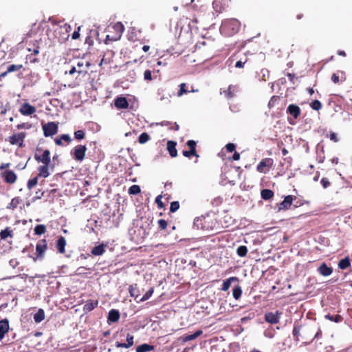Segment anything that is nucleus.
Here are the masks:
<instances>
[{
  "label": "nucleus",
  "instance_id": "nucleus-53",
  "mask_svg": "<svg viewBox=\"0 0 352 352\" xmlns=\"http://www.w3.org/2000/svg\"><path fill=\"white\" fill-rule=\"evenodd\" d=\"M157 223H158L159 228L161 230H164L165 229H166L167 226H168L167 221L164 219H159L157 221Z\"/></svg>",
  "mask_w": 352,
  "mask_h": 352
},
{
  "label": "nucleus",
  "instance_id": "nucleus-33",
  "mask_svg": "<svg viewBox=\"0 0 352 352\" xmlns=\"http://www.w3.org/2000/svg\"><path fill=\"white\" fill-rule=\"evenodd\" d=\"M274 192L270 189H263L261 192V198L264 200H269L274 197Z\"/></svg>",
  "mask_w": 352,
  "mask_h": 352
},
{
  "label": "nucleus",
  "instance_id": "nucleus-26",
  "mask_svg": "<svg viewBox=\"0 0 352 352\" xmlns=\"http://www.w3.org/2000/svg\"><path fill=\"white\" fill-rule=\"evenodd\" d=\"M65 245L66 240L65 237L62 236H59L56 242V248L60 254H64L65 252Z\"/></svg>",
  "mask_w": 352,
  "mask_h": 352
},
{
  "label": "nucleus",
  "instance_id": "nucleus-64",
  "mask_svg": "<svg viewBox=\"0 0 352 352\" xmlns=\"http://www.w3.org/2000/svg\"><path fill=\"white\" fill-rule=\"evenodd\" d=\"M39 50H40V47L38 46H36L35 48H34L33 50H32L31 48H28V50L29 52H32V55H37L39 54Z\"/></svg>",
  "mask_w": 352,
  "mask_h": 352
},
{
  "label": "nucleus",
  "instance_id": "nucleus-60",
  "mask_svg": "<svg viewBox=\"0 0 352 352\" xmlns=\"http://www.w3.org/2000/svg\"><path fill=\"white\" fill-rule=\"evenodd\" d=\"M144 78L146 80H152V76H151V72L149 69H146L144 73Z\"/></svg>",
  "mask_w": 352,
  "mask_h": 352
},
{
  "label": "nucleus",
  "instance_id": "nucleus-2",
  "mask_svg": "<svg viewBox=\"0 0 352 352\" xmlns=\"http://www.w3.org/2000/svg\"><path fill=\"white\" fill-rule=\"evenodd\" d=\"M91 67V63L85 58H77L70 60L67 63V69L65 74L74 76L75 78L84 77L88 74Z\"/></svg>",
  "mask_w": 352,
  "mask_h": 352
},
{
  "label": "nucleus",
  "instance_id": "nucleus-3",
  "mask_svg": "<svg viewBox=\"0 0 352 352\" xmlns=\"http://www.w3.org/2000/svg\"><path fill=\"white\" fill-rule=\"evenodd\" d=\"M241 23L236 19H228L223 21L219 30L222 35L225 36H232L239 31Z\"/></svg>",
  "mask_w": 352,
  "mask_h": 352
},
{
  "label": "nucleus",
  "instance_id": "nucleus-58",
  "mask_svg": "<svg viewBox=\"0 0 352 352\" xmlns=\"http://www.w3.org/2000/svg\"><path fill=\"white\" fill-rule=\"evenodd\" d=\"M327 136L333 142H338V140H339V139H338V138L337 136V134L335 133L334 132H330L329 134L327 135Z\"/></svg>",
  "mask_w": 352,
  "mask_h": 352
},
{
  "label": "nucleus",
  "instance_id": "nucleus-9",
  "mask_svg": "<svg viewBox=\"0 0 352 352\" xmlns=\"http://www.w3.org/2000/svg\"><path fill=\"white\" fill-rule=\"evenodd\" d=\"M282 312L277 310L276 312H268L265 314V320L267 322L274 324L279 322Z\"/></svg>",
  "mask_w": 352,
  "mask_h": 352
},
{
  "label": "nucleus",
  "instance_id": "nucleus-13",
  "mask_svg": "<svg viewBox=\"0 0 352 352\" xmlns=\"http://www.w3.org/2000/svg\"><path fill=\"white\" fill-rule=\"evenodd\" d=\"M2 177L3 178V181L9 184L15 183L17 179L16 174L12 170H6L2 173Z\"/></svg>",
  "mask_w": 352,
  "mask_h": 352
},
{
  "label": "nucleus",
  "instance_id": "nucleus-48",
  "mask_svg": "<svg viewBox=\"0 0 352 352\" xmlns=\"http://www.w3.org/2000/svg\"><path fill=\"white\" fill-rule=\"evenodd\" d=\"M141 191L140 187L138 185H133L129 188V194L130 195H138Z\"/></svg>",
  "mask_w": 352,
  "mask_h": 352
},
{
  "label": "nucleus",
  "instance_id": "nucleus-4",
  "mask_svg": "<svg viewBox=\"0 0 352 352\" xmlns=\"http://www.w3.org/2000/svg\"><path fill=\"white\" fill-rule=\"evenodd\" d=\"M195 225L197 228H201L205 230H213L215 223L213 222V219L210 216L201 217L197 218L195 222Z\"/></svg>",
  "mask_w": 352,
  "mask_h": 352
},
{
  "label": "nucleus",
  "instance_id": "nucleus-44",
  "mask_svg": "<svg viewBox=\"0 0 352 352\" xmlns=\"http://www.w3.org/2000/svg\"><path fill=\"white\" fill-rule=\"evenodd\" d=\"M153 292H154L153 288H151L145 293V294L141 298H140L138 300H137V302H144V301L147 300L153 295Z\"/></svg>",
  "mask_w": 352,
  "mask_h": 352
},
{
  "label": "nucleus",
  "instance_id": "nucleus-50",
  "mask_svg": "<svg viewBox=\"0 0 352 352\" xmlns=\"http://www.w3.org/2000/svg\"><path fill=\"white\" fill-rule=\"evenodd\" d=\"M310 107L313 109L318 111L322 108V104L319 100H315L310 104Z\"/></svg>",
  "mask_w": 352,
  "mask_h": 352
},
{
  "label": "nucleus",
  "instance_id": "nucleus-10",
  "mask_svg": "<svg viewBox=\"0 0 352 352\" xmlns=\"http://www.w3.org/2000/svg\"><path fill=\"white\" fill-rule=\"evenodd\" d=\"M34 160L37 162H41L43 164L50 165L51 162L50 150L45 149L42 155H38L36 153L34 154Z\"/></svg>",
  "mask_w": 352,
  "mask_h": 352
},
{
  "label": "nucleus",
  "instance_id": "nucleus-57",
  "mask_svg": "<svg viewBox=\"0 0 352 352\" xmlns=\"http://www.w3.org/2000/svg\"><path fill=\"white\" fill-rule=\"evenodd\" d=\"M236 146L234 143H228L226 145V151L229 153H232L235 151Z\"/></svg>",
  "mask_w": 352,
  "mask_h": 352
},
{
  "label": "nucleus",
  "instance_id": "nucleus-7",
  "mask_svg": "<svg viewBox=\"0 0 352 352\" xmlns=\"http://www.w3.org/2000/svg\"><path fill=\"white\" fill-rule=\"evenodd\" d=\"M42 129L45 137L52 136L58 132V123L55 122H49L46 124L42 123Z\"/></svg>",
  "mask_w": 352,
  "mask_h": 352
},
{
  "label": "nucleus",
  "instance_id": "nucleus-54",
  "mask_svg": "<svg viewBox=\"0 0 352 352\" xmlns=\"http://www.w3.org/2000/svg\"><path fill=\"white\" fill-rule=\"evenodd\" d=\"M162 195H158L155 198V203L157 204V207L160 209H162L164 207V204L162 202Z\"/></svg>",
  "mask_w": 352,
  "mask_h": 352
},
{
  "label": "nucleus",
  "instance_id": "nucleus-39",
  "mask_svg": "<svg viewBox=\"0 0 352 352\" xmlns=\"http://www.w3.org/2000/svg\"><path fill=\"white\" fill-rule=\"evenodd\" d=\"M301 326L299 324H294L292 334L294 340L299 341L300 331Z\"/></svg>",
  "mask_w": 352,
  "mask_h": 352
},
{
  "label": "nucleus",
  "instance_id": "nucleus-63",
  "mask_svg": "<svg viewBox=\"0 0 352 352\" xmlns=\"http://www.w3.org/2000/svg\"><path fill=\"white\" fill-rule=\"evenodd\" d=\"M80 30V27H78L77 30H75L73 32L72 36V39L76 40V39H78L79 38V36H80V33H79Z\"/></svg>",
  "mask_w": 352,
  "mask_h": 352
},
{
  "label": "nucleus",
  "instance_id": "nucleus-34",
  "mask_svg": "<svg viewBox=\"0 0 352 352\" xmlns=\"http://www.w3.org/2000/svg\"><path fill=\"white\" fill-rule=\"evenodd\" d=\"M154 349V346L148 344H142L136 348V352H148Z\"/></svg>",
  "mask_w": 352,
  "mask_h": 352
},
{
  "label": "nucleus",
  "instance_id": "nucleus-37",
  "mask_svg": "<svg viewBox=\"0 0 352 352\" xmlns=\"http://www.w3.org/2000/svg\"><path fill=\"white\" fill-rule=\"evenodd\" d=\"M232 295L234 299L239 300L242 295V289L240 285L235 286L232 289Z\"/></svg>",
  "mask_w": 352,
  "mask_h": 352
},
{
  "label": "nucleus",
  "instance_id": "nucleus-28",
  "mask_svg": "<svg viewBox=\"0 0 352 352\" xmlns=\"http://www.w3.org/2000/svg\"><path fill=\"white\" fill-rule=\"evenodd\" d=\"M202 333H203V331L201 330H197L193 334L185 335V336H182V339L183 342H186L196 339L197 338L200 336Z\"/></svg>",
  "mask_w": 352,
  "mask_h": 352
},
{
  "label": "nucleus",
  "instance_id": "nucleus-59",
  "mask_svg": "<svg viewBox=\"0 0 352 352\" xmlns=\"http://www.w3.org/2000/svg\"><path fill=\"white\" fill-rule=\"evenodd\" d=\"M63 141H65L67 144H69L72 142V138L67 134H63L60 136Z\"/></svg>",
  "mask_w": 352,
  "mask_h": 352
},
{
  "label": "nucleus",
  "instance_id": "nucleus-31",
  "mask_svg": "<svg viewBox=\"0 0 352 352\" xmlns=\"http://www.w3.org/2000/svg\"><path fill=\"white\" fill-rule=\"evenodd\" d=\"M238 279L236 277H230V278L223 280L221 290L223 291V292L228 291L229 289V288L230 287L232 282L236 281Z\"/></svg>",
  "mask_w": 352,
  "mask_h": 352
},
{
  "label": "nucleus",
  "instance_id": "nucleus-12",
  "mask_svg": "<svg viewBox=\"0 0 352 352\" xmlns=\"http://www.w3.org/2000/svg\"><path fill=\"white\" fill-rule=\"evenodd\" d=\"M47 241L45 239L39 240L36 245V257L38 258H42L44 256V253L47 250Z\"/></svg>",
  "mask_w": 352,
  "mask_h": 352
},
{
  "label": "nucleus",
  "instance_id": "nucleus-56",
  "mask_svg": "<svg viewBox=\"0 0 352 352\" xmlns=\"http://www.w3.org/2000/svg\"><path fill=\"white\" fill-rule=\"evenodd\" d=\"M320 183L322 185L324 188H328L329 186H331V182L326 177L322 178V179L320 181Z\"/></svg>",
  "mask_w": 352,
  "mask_h": 352
},
{
  "label": "nucleus",
  "instance_id": "nucleus-23",
  "mask_svg": "<svg viewBox=\"0 0 352 352\" xmlns=\"http://www.w3.org/2000/svg\"><path fill=\"white\" fill-rule=\"evenodd\" d=\"M238 91V87L236 85H230L227 90L223 91L225 96L228 99H231L234 97L236 93Z\"/></svg>",
  "mask_w": 352,
  "mask_h": 352
},
{
  "label": "nucleus",
  "instance_id": "nucleus-17",
  "mask_svg": "<svg viewBox=\"0 0 352 352\" xmlns=\"http://www.w3.org/2000/svg\"><path fill=\"white\" fill-rule=\"evenodd\" d=\"M273 160L271 158L263 159L257 165L256 170L260 173H264L265 167L270 168L272 165Z\"/></svg>",
  "mask_w": 352,
  "mask_h": 352
},
{
  "label": "nucleus",
  "instance_id": "nucleus-61",
  "mask_svg": "<svg viewBox=\"0 0 352 352\" xmlns=\"http://www.w3.org/2000/svg\"><path fill=\"white\" fill-rule=\"evenodd\" d=\"M31 127V124L28 123H21L16 126L17 129H30Z\"/></svg>",
  "mask_w": 352,
  "mask_h": 352
},
{
  "label": "nucleus",
  "instance_id": "nucleus-22",
  "mask_svg": "<svg viewBox=\"0 0 352 352\" xmlns=\"http://www.w3.org/2000/svg\"><path fill=\"white\" fill-rule=\"evenodd\" d=\"M120 318V312L117 309H111L109 312L108 322H116Z\"/></svg>",
  "mask_w": 352,
  "mask_h": 352
},
{
  "label": "nucleus",
  "instance_id": "nucleus-16",
  "mask_svg": "<svg viewBox=\"0 0 352 352\" xmlns=\"http://www.w3.org/2000/svg\"><path fill=\"white\" fill-rule=\"evenodd\" d=\"M10 325L8 319L0 320V340H2L5 335L9 331Z\"/></svg>",
  "mask_w": 352,
  "mask_h": 352
},
{
  "label": "nucleus",
  "instance_id": "nucleus-55",
  "mask_svg": "<svg viewBox=\"0 0 352 352\" xmlns=\"http://www.w3.org/2000/svg\"><path fill=\"white\" fill-rule=\"evenodd\" d=\"M182 154L184 156H185L186 157H189V158L191 157L192 156L199 157V155L197 153H195L194 152H192L190 150L183 151Z\"/></svg>",
  "mask_w": 352,
  "mask_h": 352
},
{
  "label": "nucleus",
  "instance_id": "nucleus-14",
  "mask_svg": "<svg viewBox=\"0 0 352 352\" xmlns=\"http://www.w3.org/2000/svg\"><path fill=\"white\" fill-rule=\"evenodd\" d=\"M19 112L23 116H30L36 112V108L26 102L21 105Z\"/></svg>",
  "mask_w": 352,
  "mask_h": 352
},
{
  "label": "nucleus",
  "instance_id": "nucleus-15",
  "mask_svg": "<svg viewBox=\"0 0 352 352\" xmlns=\"http://www.w3.org/2000/svg\"><path fill=\"white\" fill-rule=\"evenodd\" d=\"M287 113L293 116L294 119H296L300 116L301 109L298 105L291 104L287 107Z\"/></svg>",
  "mask_w": 352,
  "mask_h": 352
},
{
  "label": "nucleus",
  "instance_id": "nucleus-62",
  "mask_svg": "<svg viewBox=\"0 0 352 352\" xmlns=\"http://www.w3.org/2000/svg\"><path fill=\"white\" fill-rule=\"evenodd\" d=\"M247 62V59L245 58L244 61L241 60H238L235 63V67L236 68H243L244 67L245 63Z\"/></svg>",
  "mask_w": 352,
  "mask_h": 352
},
{
  "label": "nucleus",
  "instance_id": "nucleus-18",
  "mask_svg": "<svg viewBox=\"0 0 352 352\" xmlns=\"http://www.w3.org/2000/svg\"><path fill=\"white\" fill-rule=\"evenodd\" d=\"M133 339H134L133 336L128 333L126 335V343H122V342H116L115 344L117 348H125V349L130 348L131 346H133V344H134Z\"/></svg>",
  "mask_w": 352,
  "mask_h": 352
},
{
  "label": "nucleus",
  "instance_id": "nucleus-36",
  "mask_svg": "<svg viewBox=\"0 0 352 352\" xmlns=\"http://www.w3.org/2000/svg\"><path fill=\"white\" fill-rule=\"evenodd\" d=\"M45 319V312L42 309H39L38 311L34 315V320L36 322L38 323Z\"/></svg>",
  "mask_w": 352,
  "mask_h": 352
},
{
  "label": "nucleus",
  "instance_id": "nucleus-8",
  "mask_svg": "<svg viewBox=\"0 0 352 352\" xmlns=\"http://www.w3.org/2000/svg\"><path fill=\"white\" fill-rule=\"evenodd\" d=\"M113 28L114 29L115 32H116V35L111 36L110 35H107L106 38L104 41V43L106 44L109 43V41H116L119 40L122 36V32H124V25L120 22L116 23Z\"/></svg>",
  "mask_w": 352,
  "mask_h": 352
},
{
  "label": "nucleus",
  "instance_id": "nucleus-24",
  "mask_svg": "<svg viewBox=\"0 0 352 352\" xmlns=\"http://www.w3.org/2000/svg\"><path fill=\"white\" fill-rule=\"evenodd\" d=\"M176 145L177 143L172 140H169L167 142V150L172 157H175L177 155Z\"/></svg>",
  "mask_w": 352,
  "mask_h": 352
},
{
  "label": "nucleus",
  "instance_id": "nucleus-11",
  "mask_svg": "<svg viewBox=\"0 0 352 352\" xmlns=\"http://www.w3.org/2000/svg\"><path fill=\"white\" fill-rule=\"evenodd\" d=\"M296 199V197L294 195H287L285 197L284 200L278 205V210H287L290 208L294 200Z\"/></svg>",
  "mask_w": 352,
  "mask_h": 352
},
{
  "label": "nucleus",
  "instance_id": "nucleus-32",
  "mask_svg": "<svg viewBox=\"0 0 352 352\" xmlns=\"http://www.w3.org/2000/svg\"><path fill=\"white\" fill-rule=\"evenodd\" d=\"M21 202L22 199L19 197H15L12 199L10 203L8 205L7 208L10 210H14Z\"/></svg>",
  "mask_w": 352,
  "mask_h": 352
},
{
  "label": "nucleus",
  "instance_id": "nucleus-52",
  "mask_svg": "<svg viewBox=\"0 0 352 352\" xmlns=\"http://www.w3.org/2000/svg\"><path fill=\"white\" fill-rule=\"evenodd\" d=\"M179 206H180V205H179V201H173L170 204V211L171 212H175L179 208Z\"/></svg>",
  "mask_w": 352,
  "mask_h": 352
},
{
  "label": "nucleus",
  "instance_id": "nucleus-1",
  "mask_svg": "<svg viewBox=\"0 0 352 352\" xmlns=\"http://www.w3.org/2000/svg\"><path fill=\"white\" fill-rule=\"evenodd\" d=\"M71 26L63 22H53L52 26L47 32L50 40L54 43H63L69 37Z\"/></svg>",
  "mask_w": 352,
  "mask_h": 352
},
{
  "label": "nucleus",
  "instance_id": "nucleus-25",
  "mask_svg": "<svg viewBox=\"0 0 352 352\" xmlns=\"http://www.w3.org/2000/svg\"><path fill=\"white\" fill-rule=\"evenodd\" d=\"M38 175L39 177L46 178L50 175L49 165L43 164L38 167Z\"/></svg>",
  "mask_w": 352,
  "mask_h": 352
},
{
  "label": "nucleus",
  "instance_id": "nucleus-19",
  "mask_svg": "<svg viewBox=\"0 0 352 352\" xmlns=\"http://www.w3.org/2000/svg\"><path fill=\"white\" fill-rule=\"evenodd\" d=\"M318 272L323 276H330L333 273V268L329 267L325 263H322L318 267Z\"/></svg>",
  "mask_w": 352,
  "mask_h": 352
},
{
  "label": "nucleus",
  "instance_id": "nucleus-30",
  "mask_svg": "<svg viewBox=\"0 0 352 352\" xmlns=\"http://www.w3.org/2000/svg\"><path fill=\"white\" fill-rule=\"evenodd\" d=\"M130 296L134 297L136 300L140 296V291L137 284L131 285L129 288Z\"/></svg>",
  "mask_w": 352,
  "mask_h": 352
},
{
  "label": "nucleus",
  "instance_id": "nucleus-41",
  "mask_svg": "<svg viewBox=\"0 0 352 352\" xmlns=\"http://www.w3.org/2000/svg\"><path fill=\"white\" fill-rule=\"evenodd\" d=\"M325 318L329 320L333 321L335 322H340L343 320V318L338 314H336L335 316L327 314L325 316Z\"/></svg>",
  "mask_w": 352,
  "mask_h": 352
},
{
  "label": "nucleus",
  "instance_id": "nucleus-6",
  "mask_svg": "<svg viewBox=\"0 0 352 352\" xmlns=\"http://www.w3.org/2000/svg\"><path fill=\"white\" fill-rule=\"evenodd\" d=\"M26 133L21 132L18 133H14L10 136H9L6 141H8L11 145H17L19 147L22 148L25 145L23 144L24 139L25 138Z\"/></svg>",
  "mask_w": 352,
  "mask_h": 352
},
{
  "label": "nucleus",
  "instance_id": "nucleus-5",
  "mask_svg": "<svg viewBox=\"0 0 352 352\" xmlns=\"http://www.w3.org/2000/svg\"><path fill=\"white\" fill-rule=\"evenodd\" d=\"M87 150L85 145L78 144L71 151V155L75 160L82 162L85 157Z\"/></svg>",
  "mask_w": 352,
  "mask_h": 352
},
{
  "label": "nucleus",
  "instance_id": "nucleus-29",
  "mask_svg": "<svg viewBox=\"0 0 352 352\" xmlns=\"http://www.w3.org/2000/svg\"><path fill=\"white\" fill-rule=\"evenodd\" d=\"M338 267L340 270H346L351 266V261L349 256H346L341 259L338 264Z\"/></svg>",
  "mask_w": 352,
  "mask_h": 352
},
{
  "label": "nucleus",
  "instance_id": "nucleus-43",
  "mask_svg": "<svg viewBox=\"0 0 352 352\" xmlns=\"http://www.w3.org/2000/svg\"><path fill=\"white\" fill-rule=\"evenodd\" d=\"M23 68V65H10L7 68V72L11 73L21 70Z\"/></svg>",
  "mask_w": 352,
  "mask_h": 352
},
{
  "label": "nucleus",
  "instance_id": "nucleus-27",
  "mask_svg": "<svg viewBox=\"0 0 352 352\" xmlns=\"http://www.w3.org/2000/svg\"><path fill=\"white\" fill-rule=\"evenodd\" d=\"M187 84L185 82H182L179 85V89L177 91V96L178 97L182 96L184 94H186L189 92H195L197 91V90H195L192 89L190 91L187 89Z\"/></svg>",
  "mask_w": 352,
  "mask_h": 352
},
{
  "label": "nucleus",
  "instance_id": "nucleus-38",
  "mask_svg": "<svg viewBox=\"0 0 352 352\" xmlns=\"http://www.w3.org/2000/svg\"><path fill=\"white\" fill-rule=\"evenodd\" d=\"M12 231L10 229V228L7 227L5 230H1L0 232V238H1V239H6L8 236L12 237Z\"/></svg>",
  "mask_w": 352,
  "mask_h": 352
},
{
  "label": "nucleus",
  "instance_id": "nucleus-21",
  "mask_svg": "<svg viewBox=\"0 0 352 352\" xmlns=\"http://www.w3.org/2000/svg\"><path fill=\"white\" fill-rule=\"evenodd\" d=\"M114 104L119 109H126L129 107V102L124 97H118L116 98Z\"/></svg>",
  "mask_w": 352,
  "mask_h": 352
},
{
  "label": "nucleus",
  "instance_id": "nucleus-42",
  "mask_svg": "<svg viewBox=\"0 0 352 352\" xmlns=\"http://www.w3.org/2000/svg\"><path fill=\"white\" fill-rule=\"evenodd\" d=\"M46 232V226L43 224H39L35 226L34 233L38 235L44 234Z\"/></svg>",
  "mask_w": 352,
  "mask_h": 352
},
{
  "label": "nucleus",
  "instance_id": "nucleus-35",
  "mask_svg": "<svg viewBox=\"0 0 352 352\" xmlns=\"http://www.w3.org/2000/svg\"><path fill=\"white\" fill-rule=\"evenodd\" d=\"M104 251H105L104 245L103 244H101V245L95 246L92 249L91 253H92V254H94L95 256H100V255L103 254Z\"/></svg>",
  "mask_w": 352,
  "mask_h": 352
},
{
  "label": "nucleus",
  "instance_id": "nucleus-49",
  "mask_svg": "<svg viewBox=\"0 0 352 352\" xmlns=\"http://www.w3.org/2000/svg\"><path fill=\"white\" fill-rule=\"evenodd\" d=\"M85 137V132L84 130H78L74 132V138L78 140H81Z\"/></svg>",
  "mask_w": 352,
  "mask_h": 352
},
{
  "label": "nucleus",
  "instance_id": "nucleus-46",
  "mask_svg": "<svg viewBox=\"0 0 352 352\" xmlns=\"http://www.w3.org/2000/svg\"><path fill=\"white\" fill-rule=\"evenodd\" d=\"M39 177L36 176L28 180L27 184V188L29 190H31L33 187H34L38 184V179Z\"/></svg>",
  "mask_w": 352,
  "mask_h": 352
},
{
  "label": "nucleus",
  "instance_id": "nucleus-51",
  "mask_svg": "<svg viewBox=\"0 0 352 352\" xmlns=\"http://www.w3.org/2000/svg\"><path fill=\"white\" fill-rule=\"evenodd\" d=\"M188 146L189 147L190 150L194 152L195 153H197L196 151V145L197 143L195 140H188L186 143Z\"/></svg>",
  "mask_w": 352,
  "mask_h": 352
},
{
  "label": "nucleus",
  "instance_id": "nucleus-45",
  "mask_svg": "<svg viewBox=\"0 0 352 352\" xmlns=\"http://www.w3.org/2000/svg\"><path fill=\"white\" fill-rule=\"evenodd\" d=\"M150 140V136L147 133H142L138 138V142L140 144H145Z\"/></svg>",
  "mask_w": 352,
  "mask_h": 352
},
{
  "label": "nucleus",
  "instance_id": "nucleus-20",
  "mask_svg": "<svg viewBox=\"0 0 352 352\" xmlns=\"http://www.w3.org/2000/svg\"><path fill=\"white\" fill-rule=\"evenodd\" d=\"M98 305V300H91L89 299L86 301L85 305L83 306V311L85 313L90 312L94 310Z\"/></svg>",
  "mask_w": 352,
  "mask_h": 352
},
{
  "label": "nucleus",
  "instance_id": "nucleus-47",
  "mask_svg": "<svg viewBox=\"0 0 352 352\" xmlns=\"http://www.w3.org/2000/svg\"><path fill=\"white\" fill-rule=\"evenodd\" d=\"M280 101V97L278 96H273L268 102V107L272 108L276 106Z\"/></svg>",
  "mask_w": 352,
  "mask_h": 352
},
{
  "label": "nucleus",
  "instance_id": "nucleus-40",
  "mask_svg": "<svg viewBox=\"0 0 352 352\" xmlns=\"http://www.w3.org/2000/svg\"><path fill=\"white\" fill-rule=\"evenodd\" d=\"M248 252V248L245 245H240L236 249V254L241 257H244L247 255Z\"/></svg>",
  "mask_w": 352,
  "mask_h": 352
}]
</instances>
